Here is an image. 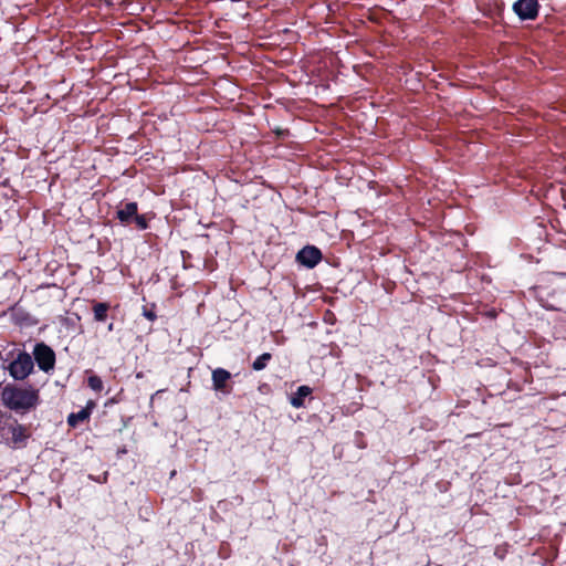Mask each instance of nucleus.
<instances>
[{
	"instance_id": "obj_10",
	"label": "nucleus",
	"mask_w": 566,
	"mask_h": 566,
	"mask_svg": "<svg viewBox=\"0 0 566 566\" xmlns=\"http://www.w3.org/2000/svg\"><path fill=\"white\" fill-rule=\"evenodd\" d=\"M137 214V205L134 202L125 205L124 208L117 211V217L122 222L133 221Z\"/></svg>"
},
{
	"instance_id": "obj_2",
	"label": "nucleus",
	"mask_w": 566,
	"mask_h": 566,
	"mask_svg": "<svg viewBox=\"0 0 566 566\" xmlns=\"http://www.w3.org/2000/svg\"><path fill=\"white\" fill-rule=\"evenodd\" d=\"M33 369L32 357L27 353H20L9 365V374L17 380L27 378Z\"/></svg>"
},
{
	"instance_id": "obj_12",
	"label": "nucleus",
	"mask_w": 566,
	"mask_h": 566,
	"mask_svg": "<svg viewBox=\"0 0 566 566\" xmlns=\"http://www.w3.org/2000/svg\"><path fill=\"white\" fill-rule=\"evenodd\" d=\"M271 359V355L269 353H264L259 356L253 363L254 370H262L265 368L268 361Z\"/></svg>"
},
{
	"instance_id": "obj_4",
	"label": "nucleus",
	"mask_w": 566,
	"mask_h": 566,
	"mask_svg": "<svg viewBox=\"0 0 566 566\" xmlns=\"http://www.w3.org/2000/svg\"><path fill=\"white\" fill-rule=\"evenodd\" d=\"M27 437L28 434L25 432V428L17 423L15 421H11L1 441L10 446H18L24 442Z\"/></svg>"
},
{
	"instance_id": "obj_8",
	"label": "nucleus",
	"mask_w": 566,
	"mask_h": 566,
	"mask_svg": "<svg viewBox=\"0 0 566 566\" xmlns=\"http://www.w3.org/2000/svg\"><path fill=\"white\" fill-rule=\"evenodd\" d=\"M231 375L223 368H217L212 371V382L214 390H223L226 382L230 379Z\"/></svg>"
},
{
	"instance_id": "obj_11",
	"label": "nucleus",
	"mask_w": 566,
	"mask_h": 566,
	"mask_svg": "<svg viewBox=\"0 0 566 566\" xmlns=\"http://www.w3.org/2000/svg\"><path fill=\"white\" fill-rule=\"evenodd\" d=\"M108 310V305L106 303H97L94 306V317L98 322H103L106 318V312Z\"/></svg>"
},
{
	"instance_id": "obj_6",
	"label": "nucleus",
	"mask_w": 566,
	"mask_h": 566,
	"mask_svg": "<svg viewBox=\"0 0 566 566\" xmlns=\"http://www.w3.org/2000/svg\"><path fill=\"white\" fill-rule=\"evenodd\" d=\"M321 258V251L315 247H305L296 255V260L307 268H314Z\"/></svg>"
},
{
	"instance_id": "obj_7",
	"label": "nucleus",
	"mask_w": 566,
	"mask_h": 566,
	"mask_svg": "<svg viewBox=\"0 0 566 566\" xmlns=\"http://www.w3.org/2000/svg\"><path fill=\"white\" fill-rule=\"evenodd\" d=\"M95 408V402L90 400L86 406L77 412L71 413L67 418V423L71 427L77 426L80 422L87 420Z\"/></svg>"
},
{
	"instance_id": "obj_13",
	"label": "nucleus",
	"mask_w": 566,
	"mask_h": 566,
	"mask_svg": "<svg viewBox=\"0 0 566 566\" xmlns=\"http://www.w3.org/2000/svg\"><path fill=\"white\" fill-rule=\"evenodd\" d=\"M11 421V418L7 413L0 412V440L4 437Z\"/></svg>"
},
{
	"instance_id": "obj_15",
	"label": "nucleus",
	"mask_w": 566,
	"mask_h": 566,
	"mask_svg": "<svg viewBox=\"0 0 566 566\" xmlns=\"http://www.w3.org/2000/svg\"><path fill=\"white\" fill-rule=\"evenodd\" d=\"M88 386L91 389H93L94 391H101L103 389V381L99 377L97 376H91L88 378Z\"/></svg>"
},
{
	"instance_id": "obj_18",
	"label": "nucleus",
	"mask_w": 566,
	"mask_h": 566,
	"mask_svg": "<svg viewBox=\"0 0 566 566\" xmlns=\"http://www.w3.org/2000/svg\"><path fill=\"white\" fill-rule=\"evenodd\" d=\"M108 329L112 331L113 329V324H109L108 325Z\"/></svg>"
},
{
	"instance_id": "obj_17",
	"label": "nucleus",
	"mask_w": 566,
	"mask_h": 566,
	"mask_svg": "<svg viewBox=\"0 0 566 566\" xmlns=\"http://www.w3.org/2000/svg\"><path fill=\"white\" fill-rule=\"evenodd\" d=\"M145 317H147L149 321H154L156 318V315L150 311H144Z\"/></svg>"
},
{
	"instance_id": "obj_9",
	"label": "nucleus",
	"mask_w": 566,
	"mask_h": 566,
	"mask_svg": "<svg viewBox=\"0 0 566 566\" xmlns=\"http://www.w3.org/2000/svg\"><path fill=\"white\" fill-rule=\"evenodd\" d=\"M312 389L308 386H300L296 392L290 398V403L294 408H301L304 406V399L311 395Z\"/></svg>"
},
{
	"instance_id": "obj_16",
	"label": "nucleus",
	"mask_w": 566,
	"mask_h": 566,
	"mask_svg": "<svg viewBox=\"0 0 566 566\" xmlns=\"http://www.w3.org/2000/svg\"><path fill=\"white\" fill-rule=\"evenodd\" d=\"M133 221L136 223V226L139 229H146L147 228V221H146V218L144 216L136 214L135 218L133 219Z\"/></svg>"
},
{
	"instance_id": "obj_3",
	"label": "nucleus",
	"mask_w": 566,
	"mask_h": 566,
	"mask_svg": "<svg viewBox=\"0 0 566 566\" xmlns=\"http://www.w3.org/2000/svg\"><path fill=\"white\" fill-rule=\"evenodd\" d=\"M34 358L40 367L44 371H49L54 367L55 355L53 350L44 345L38 344L34 348Z\"/></svg>"
},
{
	"instance_id": "obj_1",
	"label": "nucleus",
	"mask_w": 566,
	"mask_h": 566,
	"mask_svg": "<svg viewBox=\"0 0 566 566\" xmlns=\"http://www.w3.org/2000/svg\"><path fill=\"white\" fill-rule=\"evenodd\" d=\"M0 398L8 408L15 411L31 409L36 406L39 400L35 389L19 388L13 385L0 386Z\"/></svg>"
},
{
	"instance_id": "obj_5",
	"label": "nucleus",
	"mask_w": 566,
	"mask_h": 566,
	"mask_svg": "<svg viewBox=\"0 0 566 566\" xmlns=\"http://www.w3.org/2000/svg\"><path fill=\"white\" fill-rule=\"evenodd\" d=\"M514 11L521 19H534L537 15V0H518L514 3Z\"/></svg>"
},
{
	"instance_id": "obj_14",
	"label": "nucleus",
	"mask_w": 566,
	"mask_h": 566,
	"mask_svg": "<svg viewBox=\"0 0 566 566\" xmlns=\"http://www.w3.org/2000/svg\"><path fill=\"white\" fill-rule=\"evenodd\" d=\"M11 421V418L7 413L0 412V440L4 437Z\"/></svg>"
}]
</instances>
